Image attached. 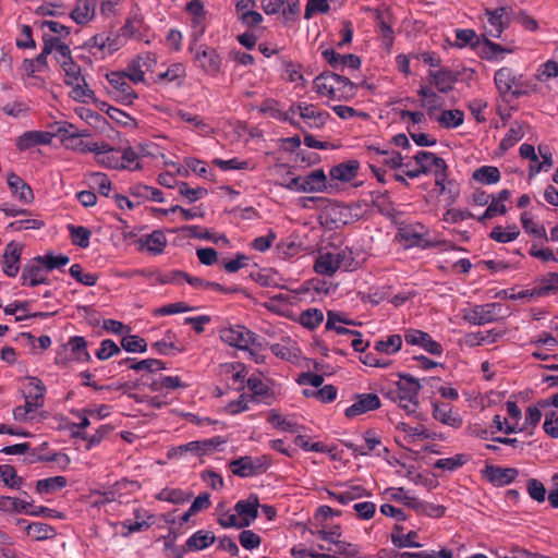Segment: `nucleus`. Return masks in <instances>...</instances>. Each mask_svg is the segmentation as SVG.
<instances>
[{
	"label": "nucleus",
	"mask_w": 558,
	"mask_h": 558,
	"mask_svg": "<svg viewBox=\"0 0 558 558\" xmlns=\"http://www.w3.org/2000/svg\"><path fill=\"white\" fill-rule=\"evenodd\" d=\"M468 456L459 453L451 458L437 460L434 466L436 469H441L451 472L464 465L468 462Z\"/></svg>",
	"instance_id": "obj_50"
},
{
	"label": "nucleus",
	"mask_w": 558,
	"mask_h": 558,
	"mask_svg": "<svg viewBox=\"0 0 558 558\" xmlns=\"http://www.w3.org/2000/svg\"><path fill=\"white\" fill-rule=\"evenodd\" d=\"M69 272L75 280L87 287L95 286L98 279V276L96 274H84L81 265L78 264H73L70 267Z\"/></svg>",
	"instance_id": "obj_55"
},
{
	"label": "nucleus",
	"mask_w": 558,
	"mask_h": 558,
	"mask_svg": "<svg viewBox=\"0 0 558 558\" xmlns=\"http://www.w3.org/2000/svg\"><path fill=\"white\" fill-rule=\"evenodd\" d=\"M262 110L268 112L275 119L289 122L291 125L304 131V126H302L296 119H293L291 107L287 111H283L277 108V104L275 101H267Z\"/></svg>",
	"instance_id": "obj_34"
},
{
	"label": "nucleus",
	"mask_w": 558,
	"mask_h": 558,
	"mask_svg": "<svg viewBox=\"0 0 558 558\" xmlns=\"http://www.w3.org/2000/svg\"><path fill=\"white\" fill-rule=\"evenodd\" d=\"M29 508H33L31 502L10 496H0V512L27 513L29 512Z\"/></svg>",
	"instance_id": "obj_32"
},
{
	"label": "nucleus",
	"mask_w": 558,
	"mask_h": 558,
	"mask_svg": "<svg viewBox=\"0 0 558 558\" xmlns=\"http://www.w3.org/2000/svg\"><path fill=\"white\" fill-rule=\"evenodd\" d=\"M380 444L381 441L377 434L374 430H367L357 436L355 444H351V452L355 456H366L375 450L377 446H380Z\"/></svg>",
	"instance_id": "obj_23"
},
{
	"label": "nucleus",
	"mask_w": 558,
	"mask_h": 558,
	"mask_svg": "<svg viewBox=\"0 0 558 558\" xmlns=\"http://www.w3.org/2000/svg\"><path fill=\"white\" fill-rule=\"evenodd\" d=\"M324 59L336 70L344 69L348 62V56H341L332 48H327L322 52Z\"/></svg>",
	"instance_id": "obj_63"
},
{
	"label": "nucleus",
	"mask_w": 558,
	"mask_h": 558,
	"mask_svg": "<svg viewBox=\"0 0 558 558\" xmlns=\"http://www.w3.org/2000/svg\"><path fill=\"white\" fill-rule=\"evenodd\" d=\"M421 390L420 381L411 375H400L396 388L389 389L386 393H396L407 397L408 401L416 400Z\"/></svg>",
	"instance_id": "obj_15"
},
{
	"label": "nucleus",
	"mask_w": 558,
	"mask_h": 558,
	"mask_svg": "<svg viewBox=\"0 0 558 558\" xmlns=\"http://www.w3.org/2000/svg\"><path fill=\"white\" fill-rule=\"evenodd\" d=\"M110 84L109 94L124 106H130L137 98L136 92L131 86V80L125 72H111L107 74Z\"/></svg>",
	"instance_id": "obj_4"
},
{
	"label": "nucleus",
	"mask_w": 558,
	"mask_h": 558,
	"mask_svg": "<svg viewBox=\"0 0 558 558\" xmlns=\"http://www.w3.org/2000/svg\"><path fill=\"white\" fill-rule=\"evenodd\" d=\"M195 60L207 74L215 75L220 71L221 58L214 48L199 46L195 51Z\"/></svg>",
	"instance_id": "obj_11"
},
{
	"label": "nucleus",
	"mask_w": 558,
	"mask_h": 558,
	"mask_svg": "<svg viewBox=\"0 0 558 558\" xmlns=\"http://www.w3.org/2000/svg\"><path fill=\"white\" fill-rule=\"evenodd\" d=\"M239 542L243 548L252 550L260 545L262 538L251 530H243L239 535Z\"/></svg>",
	"instance_id": "obj_64"
},
{
	"label": "nucleus",
	"mask_w": 558,
	"mask_h": 558,
	"mask_svg": "<svg viewBox=\"0 0 558 558\" xmlns=\"http://www.w3.org/2000/svg\"><path fill=\"white\" fill-rule=\"evenodd\" d=\"M304 183V193H315V192H331L335 186L333 184L327 185V178L325 172L322 169H316L312 171L308 175L303 178Z\"/></svg>",
	"instance_id": "obj_21"
},
{
	"label": "nucleus",
	"mask_w": 558,
	"mask_h": 558,
	"mask_svg": "<svg viewBox=\"0 0 558 558\" xmlns=\"http://www.w3.org/2000/svg\"><path fill=\"white\" fill-rule=\"evenodd\" d=\"M157 62L156 56L151 52L138 56L132 60L124 71L132 83L138 84L145 82V72L150 70Z\"/></svg>",
	"instance_id": "obj_9"
},
{
	"label": "nucleus",
	"mask_w": 558,
	"mask_h": 558,
	"mask_svg": "<svg viewBox=\"0 0 558 558\" xmlns=\"http://www.w3.org/2000/svg\"><path fill=\"white\" fill-rule=\"evenodd\" d=\"M558 75V61L556 59L548 60L543 63L537 70V78L546 82Z\"/></svg>",
	"instance_id": "obj_62"
},
{
	"label": "nucleus",
	"mask_w": 558,
	"mask_h": 558,
	"mask_svg": "<svg viewBox=\"0 0 558 558\" xmlns=\"http://www.w3.org/2000/svg\"><path fill=\"white\" fill-rule=\"evenodd\" d=\"M61 66L65 73V84L74 85L77 82L83 81V77L81 76V66L76 64L73 60L69 62H63Z\"/></svg>",
	"instance_id": "obj_60"
},
{
	"label": "nucleus",
	"mask_w": 558,
	"mask_h": 558,
	"mask_svg": "<svg viewBox=\"0 0 558 558\" xmlns=\"http://www.w3.org/2000/svg\"><path fill=\"white\" fill-rule=\"evenodd\" d=\"M434 120L444 129H456L463 123L464 113L459 109L444 110Z\"/></svg>",
	"instance_id": "obj_35"
},
{
	"label": "nucleus",
	"mask_w": 558,
	"mask_h": 558,
	"mask_svg": "<svg viewBox=\"0 0 558 558\" xmlns=\"http://www.w3.org/2000/svg\"><path fill=\"white\" fill-rule=\"evenodd\" d=\"M86 347H87V342H86L85 338L74 336L69 339V341L64 348L65 349L69 348L71 350L73 359H75L77 361L89 362L90 355L87 352Z\"/></svg>",
	"instance_id": "obj_38"
},
{
	"label": "nucleus",
	"mask_w": 558,
	"mask_h": 558,
	"mask_svg": "<svg viewBox=\"0 0 558 558\" xmlns=\"http://www.w3.org/2000/svg\"><path fill=\"white\" fill-rule=\"evenodd\" d=\"M512 9L510 7H499L495 10L486 9L487 24L485 26L486 33L494 37L499 38L504 29L510 23V15Z\"/></svg>",
	"instance_id": "obj_8"
},
{
	"label": "nucleus",
	"mask_w": 558,
	"mask_h": 558,
	"mask_svg": "<svg viewBox=\"0 0 558 558\" xmlns=\"http://www.w3.org/2000/svg\"><path fill=\"white\" fill-rule=\"evenodd\" d=\"M66 478L64 476H53L39 480L36 484V490L39 494H50L66 486Z\"/></svg>",
	"instance_id": "obj_43"
},
{
	"label": "nucleus",
	"mask_w": 558,
	"mask_h": 558,
	"mask_svg": "<svg viewBox=\"0 0 558 558\" xmlns=\"http://www.w3.org/2000/svg\"><path fill=\"white\" fill-rule=\"evenodd\" d=\"M524 136L523 129L520 124H513L505 137L501 140L499 147L502 150H507L517 144Z\"/></svg>",
	"instance_id": "obj_54"
},
{
	"label": "nucleus",
	"mask_w": 558,
	"mask_h": 558,
	"mask_svg": "<svg viewBox=\"0 0 558 558\" xmlns=\"http://www.w3.org/2000/svg\"><path fill=\"white\" fill-rule=\"evenodd\" d=\"M495 84L499 94L506 98L508 96L520 97L529 93V84L522 75H517L510 68H501L496 71Z\"/></svg>",
	"instance_id": "obj_2"
},
{
	"label": "nucleus",
	"mask_w": 558,
	"mask_h": 558,
	"mask_svg": "<svg viewBox=\"0 0 558 558\" xmlns=\"http://www.w3.org/2000/svg\"><path fill=\"white\" fill-rule=\"evenodd\" d=\"M269 465L270 460L267 456H244L232 460L229 464L232 473L243 478L259 475L266 472Z\"/></svg>",
	"instance_id": "obj_5"
},
{
	"label": "nucleus",
	"mask_w": 558,
	"mask_h": 558,
	"mask_svg": "<svg viewBox=\"0 0 558 558\" xmlns=\"http://www.w3.org/2000/svg\"><path fill=\"white\" fill-rule=\"evenodd\" d=\"M45 264L43 262L36 260V257L26 264L22 271V280L23 284H28L31 287H35L41 283H47V277Z\"/></svg>",
	"instance_id": "obj_16"
},
{
	"label": "nucleus",
	"mask_w": 558,
	"mask_h": 558,
	"mask_svg": "<svg viewBox=\"0 0 558 558\" xmlns=\"http://www.w3.org/2000/svg\"><path fill=\"white\" fill-rule=\"evenodd\" d=\"M473 179L483 184H495L500 180L497 167L482 166L473 172Z\"/></svg>",
	"instance_id": "obj_42"
},
{
	"label": "nucleus",
	"mask_w": 558,
	"mask_h": 558,
	"mask_svg": "<svg viewBox=\"0 0 558 558\" xmlns=\"http://www.w3.org/2000/svg\"><path fill=\"white\" fill-rule=\"evenodd\" d=\"M51 140L52 134L49 132L28 131L17 138L16 146L20 150H26L37 145H48Z\"/></svg>",
	"instance_id": "obj_24"
},
{
	"label": "nucleus",
	"mask_w": 558,
	"mask_h": 558,
	"mask_svg": "<svg viewBox=\"0 0 558 558\" xmlns=\"http://www.w3.org/2000/svg\"><path fill=\"white\" fill-rule=\"evenodd\" d=\"M558 289V272H549L541 281V286L535 287L531 291V296H544L550 291Z\"/></svg>",
	"instance_id": "obj_45"
},
{
	"label": "nucleus",
	"mask_w": 558,
	"mask_h": 558,
	"mask_svg": "<svg viewBox=\"0 0 558 558\" xmlns=\"http://www.w3.org/2000/svg\"><path fill=\"white\" fill-rule=\"evenodd\" d=\"M120 364L129 365V368L141 372L145 371L147 373H155L166 368L165 362L157 359H146L142 361H135L134 359L126 357L120 362Z\"/></svg>",
	"instance_id": "obj_28"
},
{
	"label": "nucleus",
	"mask_w": 558,
	"mask_h": 558,
	"mask_svg": "<svg viewBox=\"0 0 558 558\" xmlns=\"http://www.w3.org/2000/svg\"><path fill=\"white\" fill-rule=\"evenodd\" d=\"M247 388L252 392L248 397L251 401L270 405L275 400L272 389L259 376L251 375L247 379Z\"/></svg>",
	"instance_id": "obj_12"
},
{
	"label": "nucleus",
	"mask_w": 558,
	"mask_h": 558,
	"mask_svg": "<svg viewBox=\"0 0 558 558\" xmlns=\"http://www.w3.org/2000/svg\"><path fill=\"white\" fill-rule=\"evenodd\" d=\"M351 403V416L362 415L380 408V399L376 393H357Z\"/></svg>",
	"instance_id": "obj_18"
},
{
	"label": "nucleus",
	"mask_w": 558,
	"mask_h": 558,
	"mask_svg": "<svg viewBox=\"0 0 558 558\" xmlns=\"http://www.w3.org/2000/svg\"><path fill=\"white\" fill-rule=\"evenodd\" d=\"M97 1L98 0H77L70 17L76 24H87L95 16Z\"/></svg>",
	"instance_id": "obj_22"
},
{
	"label": "nucleus",
	"mask_w": 558,
	"mask_h": 558,
	"mask_svg": "<svg viewBox=\"0 0 558 558\" xmlns=\"http://www.w3.org/2000/svg\"><path fill=\"white\" fill-rule=\"evenodd\" d=\"M225 441L220 437H214L210 439L195 440L187 444L171 448L167 456L169 459L181 458L186 453H192L195 457H202L214 451L217 446Z\"/></svg>",
	"instance_id": "obj_7"
},
{
	"label": "nucleus",
	"mask_w": 558,
	"mask_h": 558,
	"mask_svg": "<svg viewBox=\"0 0 558 558\" xmlns=\"http://www.w3.org/2000/svg\"><path fill=\"white\" fill-rule=\"evenodd\" d=\"M291 112L293 119H296L304 126L303 133H306L307 129H320L328 117V113L319 110L317 106L307 102L291 105Z\"/></svg>",
	"instance_id": "obj_3"
},
{
	"label": "nucleus",
	"mask_w": 558,
	"mask_h": 558,
	"mask_svg": "<svg viewBox=\"0 0 558 558\" xmlns=\"http://www.w3.org/2000/svg\"><path fill=\"white\" fill-rule=\"evenodd\" d=\"M338 323L348 325L349 318L336 312L329 311L327 314L326 329L335 330L338 335L349 333V329L340 325L338 326Z\"/></svg>",
	"instance_id": "obj_51"
},
{
	"label": "nucleus",
	"mask_w": 558,
	"mask_h": 558,
	"mask_svg": "<svg viewBox=\"0 0 558 558\" xmlns=\"http://www.w3.org/2000/svg\"><path fill=\"white\" fill-rule=\"evenodd\" d=\"M522 228L524 231L536 238L537 242H547L548 235L543 225L534 221L532 215L527 211L522 213L520 217Z\"/></svg>",
	"instance_id": "obj_29"
},
{
	"label": "nucleus",
	"mask_w": 558,
	"mask_h": 558,
	"mask_svg": "<svg viewBox=\"0 0 558 558\" xmlns=\"http://www.w3.org/2000/svg\"><path fill=\"white\" fill-rule=\"evenodd\" d=\"M543 243L544 242H541V241L539 242L533 241L532 245L530 247L529 254L532 257L542 259L543 262H558V259L556 258L554 252L550 248H548V247L543 248L542 247Z\"/></svg>",
	"instance_id": "obj_58"
},
{
	"label": "nucleus",
	"mask_w": 558,
	"mask_h": 558,
	"mask_svg": "<svg viewBox=\"0 0 558 558\" xmlns=\"http://www.w3.org/2000/svg\"><path fill=\"white\" fill-rule=\"evenodd\" d=\"M36 260L43 262L46 270H52L65 266L70 262V258L66 255L54 256L52 253H48L45 256H37Z\"/></svg>",
	"instance_id": "obj_56"
},
{
	"label": "nucleus",
	"mask_w": 558,
	"mask_h": 558,
	"mask_svg": "<svg viewBox=\"0 0 558 558\" xmlns=\"http://www.w3.org/2000/svg\"><path fill=\"white\" fill-rule=\"evenodd\" d=\"M520 235V230L515 225L502 228L501 226L495 227L489 236L498 243H508L514 241Z\"/></svg>",
	"instance_id": "obj_40"
},
{
	"label": "nucleus",
	"mask_w": 558,
	"mask_h": 558,
	"mask_svg": "<svg viewBox=\"0 0 558 558\" xmlns=\"http://www.w3.org/2000/svg\"><path fill=\"white\" fill-rule=\"evenodd\" d=\"M8 185L13 193L20 201L24 203H31L34 199V194L31 189V186L21 179L17 174L11 172L8 175Z\"/></svg>",
	"instance_id": "obj_25"
},
{
	"label": "nucleus",
	"mask_w": 558,
	"mask_h": 558,
	"mask_svg": "<svg viewBox=\"0 0 558 558\" xmlns=\"http://www.w3.org/2000/svg\"><path fill=\"white\" fill-rule=\"evenodd\" d=\"M402 348V337L398 333L389 335L386 339L375 341L374 350L380 354L392 355Z\"/></svg>",
	"instance_id": "obj_31"
},
{
	"label": "nucleus",
	"mask_w": 558,
	"mask_h": 558,
	"mask_svg": "<svg viewBox=\"0 0 558 558\" xmlns=\"http://www.w3.org/2000/svg\"><path fill=\"white\" fill-rule=\"evenodd\" d=\"M156 497L161 501L182 505L193 497V493L184 492L180 488H163L157 494Z\"/></svg>",
	"instance_id": "obj_36"
},
{
	"label": "nucleus",
	"mask_w": 558,
	"mask_h": 558,
	"mask_svg": "<svg viewBox=\"0 0 558 558\" xmlns=\"http://www.w3.org/2000/svg\"><path fill=\"white\" fill-rule=\"evenodd\" d=\"M429 77L430 84L434 85L438 92L444 94L452 89V83L456 80L452 72L448 69L429 71Z\"/></svg>",
	"instance_id": "obj_27"
},
{
	"label": "nucleus",
	"mask_w": 558,
	"mask_h": 558,
	"mask_svg": "<svg viewBox=\"0 0 558 558\" xmlns=\"http://www.w3.org/2000/svg\"><path fill=\"white\" fill-rule=\"evenodd\" d=\"M120 347L111 340V339H105L100 343V348L96 351L97 359L105 361L109 357L117 355L120 353Z\"/></svg>",
	"instance_id": "obj_61"
},
{
	"label": "nucleus",
	"mask_w": 558,
	"mask_h": 558,
	"mask_svg": "<svg viewBox=\"0 0 558 558\" xmlns=\"http://www.w3.org/2000/svg\"><path fill=\"white\" fill-rule=\"evenodd\" d=\"M22 246L19 243L10 242L3 253V272L9 277H15L20 270Z\"/></svg>",
	"instance_id": "obj_17"
},
{
	"label": "nucleus",
	"mask_w": 558,
	"mask_h": 558,
	"mask_svg": "<svg viewBox=\"0 0 558 558\" xmlns=\"http://www.w3.org/2000/svg\"><path fill=\"white\" fill-rule=\"evenodd\" d=\"M121 347L126 352L144 353L147 350L146 340L136 335L125 336L121 340Z\"/></svg>",
	"instance_id": "obj_48"
},
{
	"label": "nucleus",
	"mask_w": 558,
	"mask_h": 558,
	"mask_svg": "<svg viewBox=\"0 0 558 558\" xmlns=\"http://www.w3.org/2000/svg\"><path fill=\"white\" fill-rule=\"evenodd\" d=\"M433 417L439 421L441 424L451 426V427H460L462 425V418L459 414L452 411V408L448 403H438L433 401Z\"/></svg>",
	"instance_id": "obj_20"
},
{
	"label": "nucleus",
	"mask_w": 558,
	"mask_h": 558,
	"mask_svg": "<svg viewBox=\"0 0 558 558\" xmlns=\"http://www.w3.org/2000/svg\"><path fill=\"white\" fill-rule=\"evenodd\" d=\"M387 398L391 401L399 404V407L405 411L408 415H414L417 412L420 402L418 398L416 400L408 401L407 397H400L399 395L393 393H385Z\"/></svg>",
	"instance_id": "obj_59"
},
{
	"label": "nucleus",
	"mask_w": 558,
	"mask_h": 558,
	"mask_svg": "<svg viewBox=\"0 0 558 558\" xmlns=\"http://www.w3.org/2000/svg\"><path fill=\"white\" fill-rule=\"evenodd\" d=\"M486 477L495 486H506L512 483L519 475V471L514 468L486 466Z\"/></svg>",
	"instance_id": "obj_19"
},
{
	"label": "nucleus",
	"mask_w": 558,
	"mask_h": 558,
	"mask_svg": "<svg viewBox=\"0 0 558 558\" xmlns=\"http://www.w3.org/2000/svg\"><path fill=\"white\" fill-rule=\"evenodd\" d=\"M28 381L27 391L24 393L25 404L35 412L44 407L46 387L37 377H29Z\"/></svg>",
	"instance_id": "obj_14"
},
{
	"label": "nucleus",
	"mask_w": 558,
	"mask_h": 558,
	"mask_svg": "<svg viewBox=\"0 0 558 558\" xmlns=\"http://www.w3.org/2000/svg\"><path fill=\"white\" fill-rule=\"evenodd\" d=\"M526 490L529 496L539 504L544 502L548 495L544 484L536 478L526 482Z\"/></svg>",
	"instance_id": "obj_52"
},
{
	"label": "nucleus",
	"mask_w": 558,
	"mask_h": 558,
	"mask_svg": "<svg viewBox=\"0 0 558 558\" xmlns=\"http://www.w3.org/2000/svg\"><path fill=\"white\" fill-rule=\"evenodd\" d=\"M215 539L216 537L211 532L199 530L187 538L185 547L187 550L198 551L207 548Z\"/></svg>",
	"instance_id": "obj_30"
},
{
	"label": "nucleus",
	"mask_w": 558,
	"mask_h": 558,
	"mask_svg": "<svg viewBox=\"0 0 558 558\" xmlns=\"http://www.w3.org/2000/svg\"><path fill=\"white\" fill-rule=\"evenodd\" d=\"M89 186L96 189L101 195L109 196L111 191V181L101 172H93L89 175Z\"/></svg>",
	"instance_id": "obj_49"
},
{
	"label": "nucleus",
	"mask_w": 558,
	"mask_h": 558,
	"mask_svg": "<svg viewBox=\"0 0 558 558\" xmlns=\"http://www.w3.org/2000/svg\"><path fill=\"white\" fill-rule=\"evenodd\" d=\"M509 308L499 302L473 305L462 310V317L471 325L483 326L509 316Z\"/></svg>",
	"instance_id": "obj_1"
},
{
	"label": "nucleus",
	"mask_w": 558,
	"mask_h": 558,
	"mask_svg": "<svg viewBox=\"0 0 558 558\" xmlns=\"http://www.w3.org/2000/svg\"><path fill=\"white\" fill-rule=\"evenodd\" d=\"M323 319L324 314L320 310L308 308L301 313L299 322L303 327L314 329L323 322Z\"/></svg>",
	"instance_id": "obj_47"
},
{
	"label": "nucleus",
	"mask_w": 558,
	"mask_h": 558,
	"mask_svg": "<svg viewBox=\"0 0 558 558\" xmlns=\"http://www.w3.org/2000/svg\"><path fill=\"white\" fill-rule=\"evenodd\" d=\"M259 499L251 494L247 499H241L234 505V511L240 517L239 526H250L258 517Z\"/></svg>",
	"instance_id": "obj_10"
},
{
	"label": "nucleus",
	"mask_w": 558,
	"mask_h": 558,
	"mask_svg": "<svg viewBox=\"0 0 558 558\" xmlns=\"http://www.w3.org/2000/svg\"><path fill=\"white\" fill-rule=\"evenodd\" d=\"M175 116L179 119H181L182 121L193 124L196 129H198L203 133L207 134V133L211 132L210 126L207 123H205V121L196 114H192L190 112L179 109V110H177Z\"/></svg>",
	"instance_id": "obj_57"
},
{
	"label": "nucleus",
	"mask_w": 558,
	"mask_h": 558,
	"mask_svg": "<svg viewBox=\"0 0 558 558\" xmlns=\"http://www.w3.org/2000/svg\"><path fill=\"white\" fill-rule=\"evenodd\" d=\"M220 339L225 343L240 350H247L251 344L262 348L258 337L240 325L220 330Z\"/></svg>",
	"instance_id": "obj_6"
},
{
	"label": "nucleus",
	"mask_w": 558,
	"mask_h": 558,
	"mask_svg": "<svg viewBox=\"0 0 558 558\" xmlns=\"http://www.w3.org/2000/svg\"><path fill=\"white\" fill-rule=\"evenodd\" d=\"M16 523L19 525L25 524V532L36 541H44L52 537L54 533L53 527L44 522L27 523V521L24 519H17Z\"/></svg>",
	"instance_id": "obj_26"
},
{
	"label": "nucleus",
	"mask_w": 558,
	"mask_h": 558,
	"mask_svg": "<svg viewBox=\"0 0 558 558\" xmlns=\"http://www.w3.org/2000/svg\"><path fill=\"white\" fill-rule=\"evenodd\" d=\"M141 243L146 246L147 251L154 254H160L166 244L167 239L162 231L156 230L141 239Z\"/></svg>",
	"instance_id": "obj_37"
},
{
	"label": "nucleus",
	"mask_w": 558,
	"mask_h": 558,
	"mask_svg": "<svg viewBox=\"0 0 558 558\" xmlns=\"http://www.w3.org/2000/svg\"><path fill=\"white\" fill-rule=\"evenodd\" d=\"M68 230L70 232L71 241L74 245L82 248H86L89 245V239L92 232L89 229L83 226L69 225Z\"/></svg>",
	"instance_id": "obj_44"
},
{
	"label": "nucleus",
	"mask_w": 558,
	"mask_h": 558,
	"mask_svg": "<svg viewBox=\"0 0 558 558\" xmlns=\"http://www.w3.org/2000/svg\"><path fill=\"white\" fill-rule=\"evenodd\" d=\"M340 262L337 256L327 253L320 255L315 264H314V270L319 275H326L331 276L333 275L337 269L339 268Z\"/></svg>",
	"instance_id": "obj_33"
},
{
	"label": "nucleus",
	"mask_w": 558,
	"mask_h": 558,
	"mask_svg": "<svg viewBox=\"0 0 558 558\" xmlns=\"http://www.w3.org/2000/svg\"><path fill=\"white\" fill-rule=\"evenodd\" d=\"M107 106V114L110 119H112L118 124H121L123 126H136V121L133 119L130 114L126 112L120 110L119 108L112 107L108 104H104Z\"/></svg>",
	"instance_id": "obj_53"
},
{
	"label": "nucleus",
	"mask_w": 558,
	"mask_h": 558,
	"mask_svg": "<svg viewBox=\"0 0 558 558\" xmlns=\"http://www.w3.org/2000/svg\"><path fill=\"white\" fill-rule=\"evenodd\" d=\"M0 482L12 489H20L24 480L17 476L15 469L10 464H0Z\"/></svg>",
	"instance_id": "obj_41"
},
{
	"label": "nucleus",
	"mask_w": 558,
	"mask_h": 558,
	"mask_svg": "<svg viewBox=\"0 0 558 558\" xmlns=\"http://www.w3.org/2000/svg\"><path fill=\"white\" fill-rule=\"evenodd\" d=\"M404 340L409 344L422 347L426 352L433 355H440L442 352L440 343L433 340V338L427 332L422 330H408L404 335Z\"/></svg>",
	"instance_id": "obj_13"
},
{
	"label": "nucleus",
	"mask_w": 558,
	"mask_h": 558,
	"mask_svg": "<svg viewBox=\"0 0 558 558\" xmlns=\"http://www.w3.org/2000/svg\"><path fill=\"white\" fill-rule=\"evenodd\" d=\"M337 78L331 75V72H324L314 80V89L320 95H328L335 93V88L331 83L336 82Z\"/></svg>",
	"instance_id": "obj_46"
},
{
	"label": "nucleus",
	"mask_w": 558,
	"mask_h": 558,
	"mask_svg": "<svg viewBox=\"0 0 558 558\" xmlns=\"http://www.w3.org/2000/svg\"><path fill=\"white\" fill-rule=\"evenodd\" d=\"M403 527L400 525H396L395 532L391 534V541L395 546L399 548L403 547H421V544L416 543L414 538L417 536V533L414 531H410L408 534H401Z\"/></svg>",
	"instance_id": "obj_39"
}]
</instances>
